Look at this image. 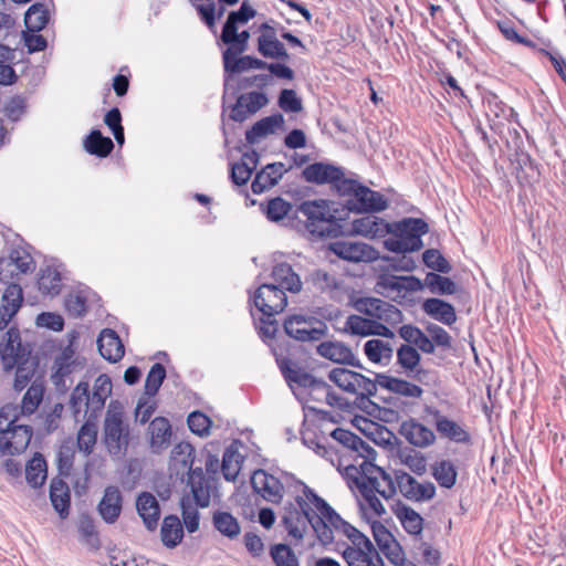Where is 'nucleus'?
<instances>
[{"label":"nucleus","instance_id":"obj_1","mask_svg":"<svg viewBox=\"0 0 566 566\" xmlns=\"http://www.w3.org/2000/svg\"><path fill=\"white\" fill-rule=\"evenodd\" d=\"M239 23H248V0H242L239 10L228 14L220 35V41L227 46L222 52V122L224 145L228 148L231 139L226 128V116L240 124L248 118V76H240L248 71V55H242L248 48V30L239 33Z\"/></svg>","mask_w":566,"mask_h":566},{"label":"nucleus","instance_id":"obj_2","mask_svg":"<svg viewBox=\"0 0 566 566\" xmlns=\"http://www.w3.org/2000/svg\"><path fill=\"white\" fill-rule=\"evenodd\" d=\"M297 213L305 217L302 228L310 234L311 239L337 238L345 233H355L368 238H384L390 232V223L371 213L358 218L352 222L350 228L342 223L329 211L327 201L312 200L303 201L296 209Z\"/></svg>","mask_w":566,"mask_h":566},{"label":"nucleus","instance_id":"obj_3","mask_svg":"<svg viewBox=\"0 0 566 566\" xmlns=\"http://www.w3.org/2000/svg\"><path fill=\"white\" fill-rule=\"evenodd\" d=\"M195 464L196 450L192 444L181 441L172 448L169 463L171 474L186 482L197 505L208 507L211 497L218 496V481L213 476H206L201 465Z\"/></svg>","mask_w":566,"mask_h":566},{"label":"nucleus","instance_id":"obj_4","mask_svg":"<svg viewBox=\"0 0 566 566\" xmlns=\"http://www.w3.org/2000/svg\"><path fill=\"white\" fill-rule=\"evenodd\" d=\"M297 483L303 486L306 499L313 504L315 510L321 513L315 520V535L323 546H327L334 542V531H336L350 541L352 545H346L345 547H366L369 552H375L374 544L363 532L343 520L323 497L303 481H297Z\"/></svg>","mask_w":566,"mask_h":566},{"label":"nucleus","instance_id":"obj_5","mask_svg":"<svg viewBox=\"0 0 566 566\" xmlns=\"http://www.w3.org/2000/svg\"><path fill=\"white\" fill-rule=\"evenodd\" d=\"M313 504L305 494H296L294 501H286L279 511L277 528L284 535V541L293 546L302 544L310 530L315 533V520L321 515L313 510Z\"/></svg>","mask_w":566,"mask_h":566},{"label":"nucleus","instance_id":"obj_6","mask_svg":"<svg viewBox=\"0 0 566 566\" xmlns=\"http://www.w3.org/2000/svg\"><path fill=\"white\" fill-rule=\"evenodd\" d=\"M31 350L21 342L20 331L11 326L0 344V356L6 370L15 368L13 387L23 390L34 374V363L30 358Z\"/></svg>","mask_w":566,"mask_h":566},{"label":"nucleus","instance_id":"obj_7","mask_svg":"<svg viewBox=\"0 0 566 566\" xmlns=\"http://www.w3.org/2000/svg\"><path fill=\"white\" fill-rule=\"evenodd\" d=\"M274 357L280 371L289 385L295 384L302 388H308L311 390H323L326 392V402L334 407H340L343 398L332 390V387L323 379H318L312 374L305 371L298 366V364L290 359L285 354V349L275 347Z\"/></svg>","mask_w":566,"mask_h":566},{"label":"nucleus","instance_id":"obj_8","mask_svg":"<svg viewBox=\"0 0 566 566\" xmlns=\"http://www.w3.org/2000/svg\"><path fill=\"white\" fill-rule=\"evenodd\" d=\"M392 237L384 241L385 248L395 253L419 251L423 247L422 235L429 232L428 223L421 218H403L390 223Z\"/></svg>","mask_w":566,"mask_h":566},{"label":"nucleus","instance_id":"obj_9","mask_svg":"<svg viewBox=\"0 0 566 566\" xmlns=\"http://www.w3.org/2000/svg\"><path fill=\"white\" fill-rule=\"evenodd\" d=\"M337 193L344 197L343 205L350 212L375 213L387 209L388 201L378 191L371 190L355 179L345 178Z\"/></svg>","mask_w":566,"mask_h":566},{"label":"nucleus","instance_id":"obj_10","mask_svg":"<svg viewBox=\"0 0 566 566\" xmlns=\"http://www.w3.org/2000/svg\"><path fill=\"white\" fill-rule=\"evenodd\" d=\"M283 329L286 336L300 343H316L328 335L326 322L310 313L287 315Z\"/></svg>","mask_w":566,"mask_h":566},{"label":"nucleus","instance_id":"obj_11","mask_svg":"<svg viewBox=\"0 0 566 566\" xmlns=\"http://www.w3.org/2000/svg\"><path fill=\"white\" fill-rule=\"evenodd\" d=\"M290 480L293 482L296 490H303V486L297 483L298 480H296L292 474H285L283 482L263 469L253 470L250 474V486L253 489V492L256 495H260L263 500L277 504L282 501L285 492V484L289 486Z\"/></svg>","mask_w":566,"mask_h":566},{"label":"nucleus","instance_id":"obj_12","mask_svg":"<svg viewBox=\"0 0 566 566\" xmlns=\"http://www.w3.org/2000/svg\"><path fill=\"white\" fill-rule=\"evenodd\" d=\"M253 304L263 316L274 317L287 305L284 291L275 284H262L254 293Z\"/></svg>","mask_w":566,"mask_h":566},{"label":"nucleus","instance_id":"obj_13","mask_svg":"<svg viewBox=\"0 0 566 566\" xmlns=\"http://www.w3.org/2000/svg\"><path fill=\"white\" fill-rule=\"evenodd\" d=\"M396 483L402 496L412 502L429 501L436 495V486L432 482L420 483L402 470H396Z\"/></svg>","mask_w":566,"mask_h":566},{"label":"nucleus","instance_id":"obj_14","mask_svg":"<svg viewBox=\"0 0 566 566\" xmlns=\"http://www.w3.org/2000/svg\"><path fill=\"white\" fill-rule=\"evenodd\" d=\"M302 178L310 184L326 185L329 184L338 191L340 181L345 180L343 168L328 163H314L306 166L302 171Z\"/></svg>","mask_w":566,"mask_h":566},{"label":"nucleus","instance_id":"obj_15","mask_svg":"<svg viewBox=\"0 0 566 566\" xmlns=\"http://www.w3.org/2000/svg\"><path fill=\"white\" fill-rule=\"evenodd\" d=\"M243 135L244 139H240L233 148L228 149L229 178L238 187L248 184V128Z\"/></svg>","mask_w":566,"mask_h":566},{"label":"nucleus","instance_id":"obj_16","mask_svg":"<svg viewBox=\"0 0 566 566\" xmlns=\"http://www.w3.org/2000/svg\"><path fill=\"white\" fill-rule=\"evenodd\" d=\"M104 440L112 454H118L128 446V429L120 413H107L104 422Z\"/></svg>","mask_w":566,"mask_h":566},{"label":"nucleus","instance_id":"obj_17","mask_svg":"<svg viewBox=\"0 0 566 566\" xmlns=\"http://www.w3.org/2000/svg\"><path fill=\"white\" fill-rule=\"evenodd\" d=\"M258 51L265 59L286 62L290 60L284 44L279 41L276 30L268 23L259 27Z\"/></svg>","mask_w":566,"mask_h":566},{"label":"nucleus","instance_id":"obj_18","mask_svg":"<svg viewBox=\"0 0 566 566\" xmlns=\"http://www.w3.org/2000/svg\"><path fill=\"white\" fill-rule=\"evenodd\" d=\"M328 248L338 258L349 262H371L376 259V250L366 243L338 240Z\"/></svg>","mask_w":566,"mask_h":566},{"label":"nucleus","instance_id":"obj_19","mask_svg":"<svg viewBox=\"0 0 566 566\" xmlns=\"http://www.w3.org/2000/svg\"><path fill=\"white\" fill-rule=\"evenodd\" d=\"M15 417L12 421L8 422L11 426L9 434H4L0 439V450L4 454H19L23 452L32 438V428L25 424H15Z\"/></svg>","mask_w":566,"mask_h":566},{"label":"nucleus","instance_id":"obj_20","mask_svg":"<svg viewBox=\"0 0 566 566\" xmlns=\"http://www.w3.org/2000/svg\"><path fill=\"white\" fill-rule=\"evenodd\" d=\"M316 352L319 356L333 363L364 369V366L361 365L360 360L356 358L352 349L343 342H322L316 347Z\"/></svg>","mask_w":566,"mask_h":566},{"label":"nucleus","instance_id":"obj_21","mask_svg":"<svg viewBox=\"0 0 566 566\" xmlns=\"http://www.w3.org/2000/svg\"><path fill=\"white\" fill-rule=\"evenodd\" d=\"M428 412L432 416L436 429L442 438L457 443H471L470 433L461 424L443 416L438 409L430 408Z\"/></svg>","mask_w":566,"mask_h":566},{"label":"nucleus","instance_id":"obj_22","mask_svg":"<svg viewBox=\"0 0 566 566\" xmlns=\"http://www.w3.org/2000/svg\"><path fill=\"white\" fill-rule=\"evenodd\" d=\"M112 394V380L108 375L101 374L94 381L93 390H88L87 412L88 420L96 419L104 409L106 399Z\"/></svg>","mask_w":566,"mask_h":566},{"label":"nucleus","instance_id":"obj_23","mask_svg":"<svg viewBox=\"0 0 566 566\" xmlns=\"http://www.w3.org/2000/svg\"><path fill=\"white\" fill-rule=\"evenodd\" d=\"M399 433L417 448H427L436 441L434 432L413 418L402 421Z\"/></svg>","mask_w":566,"mask_h":566},{"label":"nucleus","instance_id":"obj_24","mask_svg":"<svg viewBox=\"0 0 566 566\" xmlns=\"http://www.w3.org/2000/svg\"><path fill=\"white\" fill-rule=\"evenodd\" d=\"M123 509V496L119 489L115 485H109L104 490L102 500L97 505V511L107 524H114Z\"/></svg>","mask_w":566,"mask_h":566},{"label":"nucleus","instance_id":"obj_25","mask_svg":"<svg viewBox=\"0 0 566 566\" xmlns=\"http://www.w3.org/2000/svg\"><path fill=\"white\" fill-rule=\"evenodd\" d=\"M101 356L109 363H117L125 354L124 345L118 334L111 328H104L97 338Z\"/></svg>","mask_w":566,"mask_h":566},{"label":"nucleus","instance_id":"obj_26","mask_svg":"<svg viewBox=\"0 0 566 566\" xmlns=\"http://www.w3.org/2000/svg\"><path fill=\"white\" fill-rule=\"evenodd\" d=\"M353 306L357 312L377 319H388L391 313H399L396 306L376 297H358Z\"/></svg>","mask_w":566,"mask_h":566},{"label":"nucleus","instance_id":"obj_27","mask_svg":"<svg viewBox=\"0 0 566 566\" xmlns=\"http://www.w3.org/2000/svg\"><path fill=\"white\" fill-rule=\"evenodd\" d=\"M136 510L148 531H155L160 517L157 499L149 492H142L136 500Z\"/></svg>","mask_w":566,"mask_h":566},{"label":"nucleus","instance_id":"obj_28","mask_svg":"<svg viewBox=\"0 0 566 566\" xmlns=\"http://www.w3.org/2000/svg\"><path fill=\"white\" fill-rule=\"evenodd\" d=\"M287 172V168L283 163L268 164L263 169L256 172L251 184L254 193H261L275 186L283 175Z\"/></svg>","mask_w":566,"mask_h":566},{"label":"nucleus","instance_id":"obj_29","mask_svg":"<svg viewBox=\"0 0 566 566\" xmlns=\"http://www.w3.org/2000/svg\"><path fill=\"white\" fill-rule=\"evenodd\" d=\"M391 511L401 523L403 530L410 535H419L423 530V518L412 507L405 504L401 500H397Z\"/></svg>","mask_w":566,"mask_h":566},{"label":"nucleus","instance_id":"obj_30","mask_svg":"<svg viewBox=\"0 0 566 566\" xmlns=\"http://www.w3.org/2000/svg\"><path fill=\"white\" fill-rule=\"evenodd\" d=\"M149 446L154 453H160L170 444L172 434L171 424L165 417H156L149 423Z\"/></svg>","mask_w":566,"mask_h":566},{"label":"nucleus","instance_id":"obj_31","mask_svg":"<svg viewBox=\"0 0 566 566\" xmlns=\"http://www.w3.org/2000/svg\"><path fill=\"white\" fill-rule=\"evenodd\" d=\"M97 298V295L87 286H80L65 298V308L73 317H82L87 312L88 305Z\"/></svg>","mask_w":566,"mask_h":566},{"label":"nucleus","instance_id":"obj_32","mask_svg":"<svg viewBox=\"0 0 566 566\" xmlns=\"http://www.w3.org/2000/svg\"><path fill=\"white\" fill-rule=\"evenodd\" d=\"M255 328L258 329V334L260 338L269 344L274 354L275 347H283L285 349V354L290 359V349L289 342L285 339L276 338V334L279 332V324L274 317L262 316L259 318V323L255 324Z\"/></svg>","mask_w":566,"mask_h":566},{"label":"nucleus","instance_id":"obj_33","mask_svg":"<svg viewBox=\"0 0 566 566\" xmlns=\"http://www.w3.org/2000/svg\"><path fill=\"white\" fill-rule=\"evenodd\" d=\"M422 310L431 318L444 325L451 326L457 322V314L453 305L444 300L437 297L427 298L422 303Z\"/></svg>","mask_w":566,"mask_h":566},{"label":"nucleus","instance_id":"obj_34","mask_svg":"<svg viewBox=\"0 0 566 566\" xmlns=\"http://www.w3.org/2000/svg\"><path fill=\"white\" fill-rule=\"evenodd\" d=\"M272 276L282 291H289L293 294L300 293L303 286L300 275L293 270L292 265L282 262L273 268Z\"/></svg>","mask_w":566,"mask_h":566},{"label":"nucleus","instance_id":"obj_35","mask_svg":"<svg viewBox=\"0 0 566 566\" xmlns=\"http://www.w3.org/2000/svg\"><path fill=\"white\" fill-rule=\"evenodd\" d=\"M50 500L59 516L64 520L70 514L71 495L66 482L54 478L50 484Z\"/></svg>","mask_w":566,"mask_h":566},{"label":"nucleus","instance_id":"obj_36","mask_svg":"<svg viewBox=\"0 0 566 566\" xmlns=\"http://www.w3.org/2000/svg\"><path fill=\"white\" fill-rule=\"evenodd\" d=\"M84 149L98 158L107 157L114 149L113 140L104 136L99 129H92L83 140Z\"/></svg>","mask_w":566,"mask_h":566},{"label":"nucleus","instance_id":"obj_37","mask_svg":"<svg viewBox=\"0 0 566 566\" xmlns=\"http://www.w3.org/2000/svg\"><path fill=\"white\" fill-rule=\"evenodd\" d=\"M38 287L42 294L55 296L62 289L61 272L53 265H46L39 272Z\"/></svg>","mask_w":566,"mask_h":566},{"label":"nucleus","instance_id":"obj_38","mask_svg":"<svg viewBox=\"0 0 566 566\" xmlns=\"http://www.w3.org/2000/svg\"><path fill=\"white\" fill-rule=\"evenodd\" d=\"M284 128V117L282 114L276 113L266 116L255 122L250 127V144H253L258 138H264L274 134L277 129Z\"/></svg>","mask_w":566,"mask_h":566},{"label":"nucleus","instance_id":"obj_39","mask_svg":"<svg viewBox=\"0 0 566 566\" xmlns=\"http://www.w3.org/2000/svg\"><path fill=\"white\" fill-rule=\"evenodd\" d=\"M354 382V390H349V394L356 395V402L360 409H366L369 406H375V403L370 400V397L375 396L377 392L376 382L366 377L363 374H358L356 380Z\"/></svg>","mask_w":566,"mask_h":566},{"label":"nucleus","instance_id":"obj_40","mask_svg":"<svg viewBox=\"0 0 566 566\" xmlns=\"http://www.w3.org/2000/svg\"><path fill=\"white\" fill-rule=\"evenodd\" d=\"M161 542L167 548L176 547L184 537V528L177 515L164 518L160 530Z\"/></svg>","mask_w":566,"mask_h":566},{"label":"nucleus","instance_id":"obj_41","mask_svg":"<svg viewBox=\"0 0 566 566\" xmlns=\"http://www.w3.org/2000/svg\"><path fill=\"white\" fill-rule=\"evenodd\" d=\"M48 474V465L44 457L36 452L25 465V480L34 489L44 484Z\"/></svg>","mask_w":566,"mask_h":566},{"label":"nucleus","instance_id":"obj_42","mask_svg":"<svg viewBox=\"0 0 566 566\" xmlns=\"http://www.w3.org/2000/svg\"><path fill=\"white\" fill-rule=\"evenodd\" d=\"M85 366V358L69 359L67 361L54 360V371L51 379L56 387L65 386V379L74 373L82 371Z\"/></svg>","mask_w":566,"mask_h":566},{"label":"nucleus","instance_id":"obj_43","mask_svg":"<svg viewBox=\"0 0 566 566\" xmlns=\"http://www.w3.org/2000/svg\"><path fill=\"white\" fill-rule=\"evenodd\" d=\"M364 353L374 364H388L392 357V346L381 339H369L364 345Z\"/></svg>","mask_w":566,"mask_h":566},{"label":"nucleus","instance_id":"obj_44","mask_svg":"<svg viewBox=\"0 0 566 566\" xmlns=\"http://www.w3.org/2000/svg\"><path fill=\"white\" fill-rule=\"evenodd\" d=\"M50 20L49 10L43 3H33L24 14L25 30L31 32L42 31Z\"/></svg>","mask_w":566,"mask_h":566},{"label":"nucleus","instance_id":"obj_45","mask_svg":"<svg viewBox=\"0 0 566 566\" xmlns=\"http://www.w3.org/2000/svg\"><path fill=\"white\" fill-rule=\"evenodd\" d=\"M243 457L232 443L226 448L221 462V472L227 481H234L241 470Z\"/></svg>","mask_w":566,"mask_h":566},{"label":"nucleus","instance_id":"obj_46","mask_svg":"<svg viewBox=\"0 0 566 566\" xmlns=\"http://www.w3.org/2000/svg\"><path fill=\"white\" fill-rule=\"evenodd\" d=\"M432 475L440 486L451 489L457 482L458 471L450 460H441L432 465Z\"/></svg>","mask_w":566,"mask_h":566},{"label":"nucleus","instance_id":"obj_47","mask_svg":"<svg viewBox=\"0 0 566 566\" xmlns=\"http://www.w3.org/2000/svg\"><path fill=\"white\" fill-rule=\"evenodd\" d=\"M212 522L214 528L223 536L233 538L240 534V525L237 518L229 512L217 511L213 513Z\"/></svg>","mask_w":566,"mask_h":566},{"label":"nucleus","instance_id":"obj_48","mask_svg":"<svg viewBox=\"0 0 566 566\" xmlns=\"http://www.w3.org/2000/svg\"><path fill=\"white\" fill-rule=\"evenodd\" d=\"M424 284L433 294L452 295L457 293L455 282L434 272L427 273Z\"/></svg>","mask_w":566,"mask_h":566},{"label":"nucleus","instance_id":"obj_49","mask_svg":"<svg viewBox=\"0 0 566 566\" xmlns=\"http://www.w3.org/2000/svg\"><path fill=\"white\" fill-rule=\"evenodd\" d=\"M23 302V292L19 284L11 283L2 293L0 310L15 315Z\"/></svg>","mask_w":566,"mask_h":566},{"label":"nucleus","instance_id":"obj_50","mask_svg":"<svg viewBox=\"0 0 566 566\" xmlns=\"http://www.w3.org/2000/svg\"><path fill=\"white\" fill-rule=\"evenodd\" d=\"M287 542L271 546L270 555L275 566H300L298 558Z\"/></svg>","mask_w":566,"mask_h":566},{"label":"nucleus","instance_id":"obj_51","mask_svg":"<svg viewBox=\"0 0 566 566\" xmlns=\"http://www.w3.org/2000/svg\"><path fill=\"white\" fill-rule=\"evenodd\" d=\"M250 70H268L272 77L275 76L289 81L294 78L293 70L284 63H268L253 56H250Z\"/></svg>","mask_w":566,"mask_h":566},{"label":"nucleus","instance_id":"obj_52","mask_svg":"<svg viewBox=\"0 0 566 566\" xmlns=\"http://www.w3.org/2000/svg\"><path fill=\"white\" fill-rule=\"evenodd\" d=\"M377 555L375 552H369L366 547H345L342 552V557L347 566H373L371 557Z\"/></svg>","mask_w":566,"mask_h":566},{"label":"nucleus","instance_id":"obj_53","mask_svg":"<svg viewBox=\"0 0 566 566\" xmlns=\"http://www.w3.org/2000/svg\"><path fill=\"white\" fill-rule=\"evenodd\" d=\"M44 386L40 382H32L27 389L21 401V411L23 415H32L43 400Z\"/></svg>","mask_w":566,"mask_h":566},{"label":"nucleus","instance_id":"obj_54","mask_svg":"<svg viewBox=\"0 0 566 566\" xmlns=\"http://www.w3.org/2000/svg\"><path fill=\"white\" fill-rule=\"evenodd\" d=\"M306 282L319 293L332 292L339 287L336 276L321 269L313 271Z\"/></svg>","mask_w":566,"mask_h":566},{"label":"nucleus","instance_id":"obj_55","mask_svg":"<svg viewBox=\"0 0 566 566\" xmlns=\"http://www.w3.org/2000/svg\"><path fill=\"white\" fill-rule=\"evenodd\" d=\"M421 356L416 347L409 344H402L397 349V364L403 368L408 375L413 373L419 366Z\"/></svg>","mask_w":566,"mask_h":566},{"label":"nucleus","instance_id":"obj_56","mask_svg":"<svg viewBox=\"0 0 566 566\" xmlns=\"http://www.w3.org/2000/svg\"><path fill=\"white\" fill-rule=\"evenodd\" d=\"M302 442L308 449H312L317 455L331 459L336 451L332 446H327L326 438H319L315 432L306 431L302 433Z\"/></svg>","mask_w":566,"mask_h":566},{"label":"nucleus","instance_id":"obj_57","mask_svg":"<svg viewBox=\"0 0 566 566\" xmlns=\"http://www.w3.org/2000/svg\"><path fill=\"white\" fill-rule=\"evenodd\" d=\"M166 376L167 371L165 366L160 363H155L150 367L145 380V395L148 397L156 396Z\"/></svg>","mask_w":566,"mask_h":566},{"label":"nucleus","instance_id":"obj_58","mask_svg":"<svg viewBox=\"0 0 566 566\" xmlns=\"http://www.w3.org/2000/svg\"><path fill=\"white\" fill-rule=\"evenodd\" d=\"M196 503L192 504L189 495H184L180 500L181 515L184 524L189 533H195L199 528L200 515Z\"/></svg>","mask_w":566,"mask_h":566},{"label":"nucleus","instance_id":"obj_59","mask_svg":"<svg viewBox=\"0 0 566 566\" xmlns=\"http://www.w3.org/2000/svg\"><path fill=\"white\" fill-rule=\"evenodd\" d=\"M292 205L281 197H275L268 201L263 212L271 221H280L289 216Z\"/></svg>","mask_w":566,"mask_h":566},{"label":"nucleus","instance_id":"obj_60","mask_svg":"<svg viewBox=\"0 0 566 566\" xmlns=\"http://www.w3.org/2000/svg\"><path fill=\"white\" fill-rule=\"evenodd\" d=\"M358 374V371H353L343 367H336L329 371L328 378L342 390L349 392V390H354L353 380L357 379Z\"/></svg>","mask_w":566,"mask_h":566},{"label":"nucleus","instance_id":"obj_61","mask_svg":"<svg viewBox=\"0 0 566 566\" xmlns=\"http://www.w3.org/2000/svg\"><path fill=\"white\" fill-rule=\"evenodd\" d=\"M187 423L192 433L199 437H206L210 433L212 420L203 412L196 410L189 413Z\"/></svg>","mask_w":566,"mask_h":566},{"label":"nucleus","instance_id":"obj_62","mask_svg":"<svg viewBox=\"0 0 566 566\" xmlns=\"http://www.w3.org/2000/svg\"><path fill=\"white\" fill-rule=\"evenodd\" d=\"M422 260L426 266L439 273L448 274L451 272L452 266L449 261L440 253L439 250L428 249L422 254Z\"/></svg>","mask_w":566,"mask_h":566},{"label":"nucleus","instance_id":"obj_63","mask_svg":"<svg viewBox=\"0 0 566 566\" xmlns=\"http://www.w3.org/2000/svg\"><path fill=\"white\" fill-rule=\"evenodd\" d=\"M374 319H368L363 316L352 314L347 317L345 322L344 332L349 333L352 335L358 336H369V328L373 327Z\"/></svg>","mask_w":566,"mask_h":566},{"label":"nucleus","instance_id":"obj_64","mask_svg":"<svg viewBox=\"0 0 566 566\" xmlns=\"http://www.w3.org/2000/svg\"><path fill=\"white\" fill-rule=\"evenodd\" d=\"M97 431L94 423L86 421L77 433V447L85 453H91L96 443Z\"/></svg>","mask_w":566,"mask_h":566}]
</instances>
